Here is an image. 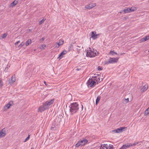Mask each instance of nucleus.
I'll return each instance as SVG.
<instances>
[{
	"label": "nucleus",
	"instance_id": "f257e3e1",
	"mask_svg": "<svg viewBox=\"0 0 149 149\" xmlns=\"http://www.w3.org/2000/svg\"><path fill=\"white\" fill-rule=\"evenodd\" d=\"M69 107L70 108V111L71 115H72L76 113L78 111L79 109V105L77 102L71 103Z\"/></svg>",
	"mask_w": 149,
	"mask_h": 149
},
{
	"label": "nucleus",
	"instance_id": "f03ea898",
	"mask_svg": "<svg viewBox=\"0 0 149 149\" xmlns=\"http://www.w3.org/2000/svg\"><path fill=\"white\" fill-rule=\"evenodd\" d=\"M118 58L110 57L108 61H104V65H108L109 63H114L118 61Z\"/></svg>",
	"mask_w": 149,
	"mask_h": 149
},
{
	"label": "nucleus",
	"instance_id": "7ed1b4c3",
	"mask_svg": "<svg viewBox=\"0 0 149 149\" xmlns=\"http://www.w3.org/2000/svg\"><path fill=\"white\" fill-rule=\"evenodd\" d=\"M88 87H92L93 86L95 85L96 82L95 81L93 80L92 78H89L87 82Z\"/></svg>",
	"mask_w": 149,
	"mask_h": 149
},
{
	"label": "nucleus",
	"instance_id": "20e7f679",
	"mask_svg": "<svg viewBox=\"0 0 149 149\" xmlns=\"http://www.w3.org/2000/svg\"><path fill=\"white\" fill-rule=\"evenodd\" d=\"M6 129L4 128L0 131V137H4L6 134Z\"/></svg>",
	"mask_w": 149,
	"mask_h": 149
},
{
	"label": "nucleus",
	"instance_id": "39448f33",
	"mask_svg": "<svg viewBox=\"0 0 149 149\" xmlns=\"http://www.w3.org/2000/svg\"><path fill=\"white\" fill-rule=\"evenodd\" d=\"M67 53L66 51L64 50L59 55L58 59L60 60L63 57V56L65 54Z\"/></svg>",
	"mask_w": 149,
	"mask_h": 149
},
{
	"label": "nucleus",
	"instance_id": "423d86ee",
	"mask_svg": "<svg viewBox=\"0 0 149 149\" xmlns=\"http://www.w3.org/2000/svg\"><path fill=\"white\" fill-rule=\"evenodd\" d=\"M96 5L95 3H91L86 6L85 8L88 9H90L95 6Z\"/></svg>",
	"mask_w": 149,
	"mask_h": 149
},
{
	"label": "nucleus",
	"instance_id": "0eeeda50",
	"mask_svg": "<svg viewBox=\"0 0 149 149\" xmlns=\"http://www.w3.org/2000/svg\"><path fill=\"white\" fill-rule=\"evenodd\" d=\"M91 52H92L91 50H90L89 51L88 50H87L86 52V56L87 57H94V54L91 55Z\"/></svg>",
	"mask_w": 149,
	"mask_h": 149
},
{
	"label": "nucleus",
	"instance_id": "6e6552de",
	"mask_svg": "<svg viewBox=\"0 0 149 149\" xmlns=\"http://www.w3.org/2000/svg\"><path fill=\"white\" fill-rule=\"evenodd\" d=\"M98 34H96V32L95 31H93L92 32L91 38L94 39L97 38V37L98 36Z\"/></svg>",
	"mask_w": 149,
	"mask_h": 149
},
{
	"label": "nucleus",
	"instance_id": "1a4fd4ad",
	"mask_svg": "<svg viewBox=\"0 0 149 149\" xmlns=\"http://www.w3.org/2000/svg\"><path fill=\"white\" fill-rule=\"evenodd\" d=\"M18 2V0H15L9 6L10 7H13L16 5Z\"/></svg>",
	"mask_w": 149,
	"mask_h": 149
},
{
	"label": "nucleus",
	"instance_id": "9d476101",
	"mask_svg": "<svg viewBox=\"0 0 149 149\" xmlns=\"http://www.w3.org/2000/svg\"><path fill=\"white\" fill-rule=\"evenodd\" d=\"M130 146V145L129 143L126 144L124 145L119 149H125L129 147Z\"/></svg>",
	"mask_w": 149,
	"mask_h": 149
},
{
	"label": "nucleus",
	"instance_id": "9b49d317",
	"mask_svg": "<svg viewBox=\"0 0 149 149\" xmlns=\"http://www.w3.org/2000/svg\"><path fill=\"white\" fill-rule=\"evenodd\" d=\"M80 143H81V146L84 145L86 144L88 142V141L86 139H83L80 141Z\"/></svg>",
	"mask_w": 149,
	"mask_h": 149
},
{
	"label": "nucleus",
	"instance_id": "f8f14e48",
	"mask_svg": "<svg viewBox=\"0 0 149 149\" xmlns=\"http://www.w3.org/2000/svg\"><path fill=\"white\" fill-rule=\"evenodd\" d=\"M109 147L108 146L107 144H103L101 145L100 149H108V148Z\"/></svg>",
	"mask_w": 149,
	"mask_h": 149
},
{
	"label": "nucleus",
	"instance_id": "ddd939ff",
	"mask_svg": "<svg viewBox=\"0 0 149 149\" xmlns=\"http://www.w3.org/2000/svg\"><path fill=\"white\" fill-rule=\"evenodd\" d=\"M11 79H9V84H11L13 83L15 81V79L14 78H13V76L11 77Z\"/></svg>",
	"mask_w": 149,
	"mask_h": 149
},
{
	"label": "nucleus",
	"instance_id": "4468645a",
	"mask_svg": "<svg viewBox=\"0 0 149 149\" xmlns=\"http://www.w3.org/2000/svg\"><path fill=\"white\" fill-rule=\"evenodd\" d=\"M46 109H45L44 106L42 105V106H41V107L39 108L38 110L39 111L41 112H42Z\"/></svg>",
	"mask_w": 149,
	"mask_h": 149
},
{
	"label": "nucleus",
	"instance_id": "2eb2a0df",
	"mask_svg": "<svg viewBox=\"0 0 149 149\" xmlns=\"http://www.w3.org/2000/svg\"><path fill=\"white\" fill-rule=\"evenodd\" d=\"M54 99H51L49 101H47L46 102L48 104H49L50 106L54 103Z\"/></svg>",
	"mask_w": 149,
	"mask_h": 149
},
{
	"label": "nucleus",
	"instance_id": "dca6fc26",
	"mask_svg": "<svg viewBox=\"0 0 149 149\" xmlns=\"http://www.w3.org/2000/svg\"><path fill=\"white\" fill-rule=\"evenodd\" d=\"M63 43L64 42L63 41H61L58 43H56L57 45L56 46V47L57 48L60 45H62L63 44Z\"/></svg>",
	"mask_w": 149,
	"mask_h": 149
},
{
	"label": "nucleus",
	"instance_id": "f3484780",
	"mask_svg": "<svg viewBox=\"0 0 149 149\" xmlns=\"http://www.w3.org/2000/svg\"><path fill=\"white\" fill-rule=\"evenodd\" d=\"M43 105L45 107L46 109H48L49 107L50 106L49 105V104H48L46 102H45L44 103V104H43Z\"/></svg>",
	"mask_w": 149,
	"mask_h": 149
},
{
	"label": "nucleus",
	"instance_id": "a211bd4d",
	"mask_svg": "<svg viewBox=\"0 0 149 149\" xmlns=\"http://www.w3.org/2000/svg\"><path fill=\"white\" fill-rule=\"evenodd\" d=\"M101 98V97L100 96H98L96 99L95 102V104L97 105L98 103L99 102Z\"/></svg>",
	"mask_w": 149,
	"mask_h": 149
},
{
	"label": "nucleus",
	"instance_id": "6ab92c4d",
	"mask_svg": "<svg viewBox=\"0 0 149 149\" xmlns=\"http://www.w3.org/2000/svg\"><path fill=\"white\" fill-rule=\"evenodd\" d=\"M148 88L147 84L145 85L143 87L142 89H143V92L146 91L148 89Z\"/></svg>",
	"mask_w": 149,
	"mask_h": 149
},
{
	"label": "nucleus",
	"instance_id": "aec40b11",
	"mask_svg": "<svg viewBox=\"0 0 149 149\" xmlns=\"http://www.w3.org/2000/svg\"><path fill=\"white\" fill-rule=\"evenodd\" d=\"M31 43V39H28L26 42V46H28L29 44Z\"/></svg>",
	"mask_w": 149,
	"mask_h": 149
},
{
	"label": "nucleus",
	"instance_id": "412c9836",
	"mask_svg": "<svg viewBox=\"0 0 149 149\" xmlns=\"http://www.w3.org/2000/svg\"><path fill=\"white\" fill-rule=\"evenodd\" d=\"M9 105L8 104H6L3 108V109L4 110H7L8 109H9L10 107H9Z\"/></svg>",
	"mask_w": 149,
	"mask_h": 149
},
{
	"label": "nucleus",
	"instance_id": "4be33fe9",
	"mask_svg": "<svg viewBox=\"0 0 149 149\" xmlns=\"http://www.w3.org/2000/svg\"><path fill=\"white\" fill-rule=\"evenodd\" d=\"M114 54H117V53L115 52H114V50L113 51H110L109 53V54L111 55H113Z\"/></svg>",
	"mask_w": 149,
	"mask_h": 149
},
{
	"label": "nucleus",
	"instance_id": "5701e85b",
	"mask_svg": "<svg viewBox=\"0 0 149 149\" xmlns=\"http://www.w3.org/2000/svg\"><path fill=\"white\" fill-rule=\"evenodd\" d=\"M81 143H80V141H79L77 143L76 145H75V147H79L80 146H81Z\"/></svg>",
	"mask_w": 149,
	"mask_h": 149
},
{
	"label": "nucleus",
	"instance_id": "b1692460",
	"mask_svg": "<svg viewBox=\"0 0 149 149\" xmlns=\"http://www.w3.org/2000/svg\"><path fill=\"white\" fill-rule=\"evenodd\" d=\"M149 113V107L146 110L145 112V115H147Z\"/></svg>",
	"mask_w": 149,
	"mask_h": 149
},
{
	"label": "nucleus",
	"instance_id": "393cba45",
	"mask_svg": "<svg viewBox=\"0 0 149 149\" xmlns=\"http://www.w3.org/2000/svg\"><path fill=\"white\" fill-rule=\"evenodd\" d=\"M8 104H9V107H10L13 105V101H10L8 103Z\"/></svg>",
	"mask_w": 149,
	"mask_h": 149
},
{
	"label": "nucleus",
	"instance_id": "a878e982",
	"mask_svg": "<svg viewBox=\"0 0 149 149\" xmlns=\"http://www.w3.org/2000/svg\"><path fill=\"white\" fill-rule=\"evenodd\" d=\"M96 81H99V82H100L102 81V78H100V77H98V78H97L96 79Z\"/></svg>",
	"mask_w": 149,
	"mask_h": 149
},
{
	"label": "nucleus",
	"instance_id": "bb28decb",
	"mask_svg": "<svg viewBox=\"0 0 149 149\" xmlns=\"http://www.w3.org/2000/svg\"><path fill=\"white\" fill-rule=\"evenodd\" d=\"M126 127H119V129H120V131L121 132H122L123 131L125 130L124 129H126Z\"/></svg>",
	"mask_w": 149,
	"mask_h": 149
},
{
	"label": "nucleus",
	"instance_id": "cd10ccee",
	"mask_svg": "<svg viewBox=\"0 0 149 149\" xmlns=\"http://www.w3.org/2000/svg\"><path fill=\"white\" fill-rule=\"evenodd\" d=\"M46 19H42V20L40 21L39 22V25H40L41 24L43 23L44 22Z\"/></svg>",
	"mask_w": 149,
	"mask_h": 149
},
{
	"label": "nucleus",
	"instance_id": "c85d7f7f",
	"mask_svg": "<svg viewBox=\"0 0 149 149\" xmlns=\"http://www.w3.org/2000/svg\"><path fill=\"white\" fill-rule=\"evenodd\" d=\"M73 48V46L72 44H70V45L68 47V51H70L71 49Z\"/></svg>",
	"mask_w": 149,
	"mask_h": 149
},
{
	"label": "nucleus",
	"instance_id": "c756f323",
	"mask_svg": "<svg viewBox=\"0 0 149 149\" xmlns=\"http://www.w3.org/2000/svg\"><path fill=\"white\" fill-rule=\"evenodd\" d=\"M24 45V43L22 42H21V44L18 46V47L19 48H20L21 47L23 46Z\"/></svg>",
	"mask_w": 149,
	"mask_h": 149
},
{
	"label": "nucleus",
	"instance_id": "7c9ffc66",
	"mask_svg": "<svg viewBox=\"0 0 149 149\" xmlns=\"http://www.w3.org/2000/svg\"><path fill=\"white\" fill-rule=\"evenodd\" d=\"M30 135H29V134L28 136L25 139V140L24 141V142H26V141L27 140H28L30 137Z\"/></svg>",
	"mask_w": 149,
	"mask_h": 149
},
{
	"label": "nucleus",
	"instance_id": "2f4dec72",
	"mask_svg": "<svg viewBox=\"0 0 149 149\" xmlns=\"http://www.w3.org/2000/svg\"><path fill=\"white\" fill-rule=\"evenodd\" d=\"M143 38H144L145 40L146 41L149 39V35L146 36Z\"/></svg>",
	"mask_w": 149,
	"mask_h": 149
},
{
	"label": "nucleus",
	"instance_id": "473e14b6",
	"mask_svg": "<svg viewBox=\"0 0 149 149\" xmlns=\"http://www.w3.org/2000/svg\"><path fill=\"white\" fill-rule=\"evenodd\" d=\"M7 35V34L5 33L2 35V37L3 38H6Z\"/></svg>",
	"mask_w": 149,
	"mask_h": 149
},
{
	"label": "nucleus",
	"instance_id": "72a5a7b5",
	"mask_svg": "<svg viewBox=\"0 0 149 149\" xmlns=\"http://www.w3.org/2000/svg\"><path fill=\"white\" fill-rule=\"evenodd\" d=\"M98 70L100 71L102 70L103 69V68L102 67L99 66L97 68Z\"/></svg>",
	"mask_w": 149,
	"mask_h": 149
},
{
	"label": "nucleus",
	"instance_id": "f704fd0d",
	"mask_svg": "<svg viewBox=\"0 0 149 149\" xmlns=\"http://www.w3.org/2000/svg\"><path fill=\"white\" fill-rule=\"evenodd\" d=\"M146 41L145 40V39H144V38H143L142 39H141L140 40V42H143L144 41Z\"/></svg>",
	"mask_w": 149,
	"mask_h": 149
},
{
	"label": "nucleus",
	"instance_id": "c9c22d12",
	"mask_svg": "<svg viewBox=\"0 0 149 149\" xmlns=\"http://www.w3.org/2000/svg\"><path fill=\"white\" fill-rule=\"evenodd\" d=\"M3 82L0 80V88L1 87L3 86Z\"/></svg>",
	"mask_w": 149,
	"mask_h": 149
},
{
	"label": "nucleus",
	"instance_id": "e433bc0d",
	"mask_svg": "<svg viewBox=\"0 0 149 149\" xmlns=\"http://www.w3.org/2000/svg\"><path fill=\"white\" fill-rule=\"evenodd\" d=\"M45 39V38H42L40 40V42H43V41Z\"/></svg>",
	"mask_w": 149,
	"mask_h": 149
},
{
	"label": "nucleus",
	"instance_id": "4c0bfd02",
	"mask_svg": "<svg viewBox=\"0 0 149 149\" xmlns=\"http://www.w3.org/2000/svg\"><path fill=\"white\" fill-rule=\"evenodd\" d=\"M125 102H126V103H127V102H128L129 101V98H125Z\"/></svg>",
	"mask_w": 149,
	"mask_h": 149
},
{
	"label": "nucleus",
	"instance_id": "58836bf2",
	"mask_svg": "<svg viewBox=\"0 0 149 149\" xmlns=\"http://www.w3.org/2000/svg\"><path fill=\"white\" fill-rule=\"evenodd\" d=\"M129 13L134 11V10H132L131 8H129Z\"/></svg>",
	"mask_w": 149,
	"mask_h": 149
},
{
	"label": "nucleus",
	"instance_id": "ea45409f",
	"mask_svg": "<svg viewBox=\"0 0 149 149\" xmlns=\"http://www.w3.org/2000/svg\"><path fill=\"white\" fill-rule=\"evenodd\" d=\"M112 132H113L115 133H118V131L117 129L113 130Z\"/></svg>",
	"mask_w": 149,
	"mask_h": 149
},
{
	"label": "nucleus",
	"instance_id": "a19ab883",
	"mask_svg": "<svg viewBox=\"0 0 149 149\" xmlns=\"http://www.w3.org/2000/svg\"><path fill=\"white\" fill-rule=\"evenodd\" d=\"M20 41L19 40L17 41L16 42H15V45L16 46L20 42Z\"/></svg>",
	"mask_w": 149,
	"mask_h": 149
},
{
	"label": "nucleus",
	"instance_id": "79ce46f5",
	"mask_svg": "<svg viewBox=\"0 0 149 149\" xmlns=\"http://www.w3.org/2000/svg\"><path fill=\"white\" fill-rule=\"evenodd\" d=\"M98 53V52H97V51L96 50V52H94L93 54H94V56H95L97 55Z\"/></svg>",
	"mask_w": 149,
	"mask_h": 149
},
{
	"label": "nucleus",
	"instance_id": "37998d69",
	"mask_svg": "<svg viewBox=\"0 0 149 149\" xmlns=\"http://www.w3.org/2000/svg\"><path fill=\"white\" fill-rule=\"evenodd\" d=\"M54 127H55V126L54 125H52L51 127V130H55V129H54Z\"/></svg>",
	"mask_w": 149,
	"mask_h": 149
},
{
	"label": "nucleus",
	"instance_id": "c03bdc74",
	"mask_svg": "<svg viewBox=\"0 0 149 149\" xmlns=\"http://www.w3.org/2000/svg\"><path fill=\"white\" fill-rule=\"evenodd\" d=\"M46 45H41L43 49L45 48V47H46Z\"/></svg>",
	"mask_w": 149,
	"mask_h": 149
},
{
	"label": "nucleus",
	"instance_id": "a18cd8bd",
	"mask_svg": "<svg viewBox=\"0 0 149 149\" xmlns=\"http://www.w3.org/2000/svg\"><path fill=\"white\" fill-rule=\"evenodd\" d=\"M129 8H127L126 9V13H129Z\"/></svg>",
	"mask_w": 149,
	"mask_h": 149
},
{
	"label": "nucleus",
	"instance_id": "49530a36",
	"mask_svg": "<svg viewBox=\"0 0 149 149\" xmlns=\"http://www.w3.org/2000/svg\"><path fill=\"white\" fill-rule=\"evenodd\" d=\"M109 148L108 149H113V145H111V146H109Z\"/></svg>",
	"mask_w": 149,
	"mask_h": 149
},
{
	"label": "nucleus",
	"instance_id": "de8ad7c7",
	"mask_svg": "<svg viewBox=\"0 0 149 149\" xmlns=\"http://www.w3.org/2000/svg\"><path fill=\"white\" fill-rule=\"evenodd\" d=\"M132 10H134V11L136 10V9L135 7H131Z\"/></svg>",
	"mask_w": 149,
	"mask_h": 149
},
{
	"label": "nucleus",
	"instance_id": "09e8293b",
	"mask_svg": "<svg viewBox=\"0 0 149 149\" xmlns=\"http://www.w3.org/2000/svg\"><path fill=\"white\" fill-rule=\"evenodd\" d=\"M122 12H123L124 13H126V9H125L123 10H122Z\"/></svg>",
	"mask_w": 149,
	"mask_h": 149
},
{
	"label": "nucleus",
	"instance_id": "8fccbe9b",
	"mask_svg": "<svg viewBox=\"0 0 149 149\" xmlns=\"http://www.w3.org/2000/svg\"><path fill=\"white\" fill-rule=\"evenodd\" d=\"M118 131V133L121 132L120 131V129H119V128H117V129Z\"/></svg>",
	"mask_w": 149,
	"mask_h": 149
},
{
	"label": "nucleus",
	"instance_id": "3c124183",
	"mask_svg": "<svg viewBox=\"0 0 149 149\" xmlns=\"http://www.w3.org/2000/svg\"><path fill=\"white\" fill-rule=\"evenodd\" d=\"M137 143H134L133 144H131L130 145V146H132V145L135 146V145H136V144H137Z\"/></svg>",
	"mask_w": 149,
	"mask_h": 149
},
{
	"label": "nucleus",
	"instance_id": "603ef678",
	"mask_svg": "<svg viewBox=\"0 0 149 149\" xmlns=\"http://www.w3.org/2000/svg\"><path fill=\"white\" fill-rule=\"evenodd\" d=\"M44 84H45V85L46 86H49V85H48V84H47V83H46V81H44Z\"/></svg>",
	"mask_w": 149,
	"mask_h": 149
},
{
	"label": "nucleus",
	"instance_id": "864d4df0",
	"mask_svg": "<svg viewBox=\"0 0 149 149\" xmlns=\"http://www.w3.org/2000/svg\"><path fill=\"white\" fill-rule=\"evenodd\" d=\"M127 18H128V17H123L124 19H125V20Z\"/></svg>",
	"mask_w": 149,
	"mask_h": 149
},
{
	"label": "nucleus",
	"instance_id": "5fc2aeb1",
	"mask_svg": "<svg viewBox=\"0 0 149 149\" xmlns=\"http://www.w3.org/2000/svg\"><path fill=\"white\" fill-rule=\"evenodd\" d=\"M91 52H91V54H93V53L95 52V51L94 50V51H92V50H91Z\"/></svg>",
	"mask_w": 149,
	"mask_h": 149
},
{
	"label": "nucleus",
	"instance_id": "6e6d98bb",
	"mask_svg": "<svg viewBox=\"0 0 149 149\" xmlns=\"http://www.w3.org/2000/svg\"><path fill=\"white\" fill-rule=\"evenodd\" d=\"M97 76H94V77H92V78H96V79L97 78Z\"/></svg>",
	"mask_w": 149,
	"mask_h": 149
},
{
	"label": "nucleus",
	"instance_id": "4d7b16f0",
	"mask_svg": "<svg viewBox=\"0 0 149 149\" xmlns=\"http://www.w3.org/2000/svg\"><path fill=\"white\" fill-rule=\"evenodd\" d=\"M81 69L80 68H77V71H79V70H80Z\"/></svg>",
	"mask_w": 149,
	"mask_h": 149
},
{
	"label": "nucleus",
	"instance_id": "13d9d810",
	"mask_svg": "<svg viewBox=\"0 0 149 149\" xmlns=\"http://www.w3.org/2000/svg\"><path fill=\"white\" fill-rule=\"evenodd\" d=\"M123 12H122V10H121V12H120V14H121V13H123Z\"/></svg>",
	"mask_w": 149,
	"mask_h": 149
},
{
	"label": "nucleus",
	"instance_id": "bf43d9fd",
	"mask_svg": "<svg viewBox=\"0 0 149 149\" xmlns=\"http://www.w3.org/2000/svg\"><path fill=\"white\" fill-rule=\"evenodd\" d=\"M83 105H82V110L83 109Z\"/></svg>",
	"mask_w": 149,
	"mask_h": 149
},
{
	"label": "nucleus",
	"instance_id": "052dcab7",
	"mask_svg": "<svg viewBox=\"0 0 149 149\" xmlns=\"http://www.w3.org/2000/svg\"><path fill=\"white\" fill-rule=\"evenodd\" d=\"M31 31V29H29V32H30Z\"/></svg>",
	"mask_w": 149,
	"mask_h": 149
},
{
	"label": "nucleus",
	"instance_id": "680f3d73",
	"mask_svg": "<svg viewBox=\"0 0 149 149\" xmlns=\"http://www.w3.org/2000/svg\"><path fill=\"white\" fill-rule=\"evenodd\" d=\"M31 149H34V148L33 147H32Z\"/></svg>",
	"mask_w": 149,
	"mask_h": 149
},
{
	"label": "nucleus",
	"instance_id": "e2e57ef3",
	"mask_svg": "<svg viewBox=\"0 0 149 149\" xmlns=\"http://www.w3.org/2000/svg\"><path fill=\"white\" fill-rule=\"evenodd\" d=\"M146 149H149V147H148L147 148H146Z\"/></svg>",
	"mask_w": 149,
	"mask_h": 149
},
{
	"label": "nucleus",
	"instance_id": "0e129e2a",
	"mask_svg": "<svg viewBox=\"0 0 149 149\" xmlns=\"http://www.w3.org/2000/svg\"><path fill=\"white\" fill-rule=\"evenodd\" d=\"M125 54V53H123V54H121L122 55V54Z\"/></svg>",
	"mask_w": 149,
	"mask_h": 149
},
{
	"label": "nucleus",
	"instance_id": "69168bd1",
	"mask_svg": "<svg viewBox=\"0 0 149 149\" xmlns=\"http://www.w3.org/2000/svg\"><path fill=\"white\" fill-rule=\"evenodd\" d=\"M77 47H79V46H77Z\"/></svg>",
	"mask_w": 149,
	"mask_h": 149
},
{
	"label": "nucleus",
	"instance_id": "338daca9",
	"mask_svg": "<svg viewBox=\"0 0 149 149\" xmlns=\"http://www.w3.org/2000/svg\"><path fill=\"white\" fill-rule=\"evenodd\" d=\"M93 54H91V55Z\"/></svg>",
	"mask_w": 149,
	"mask_h": 149
},
{
	"label": "nucleus",
	"instance_id": "774afa93",
	"mask_svg": "<svg viewBox=\"0 0 149 149\" xmlns=\"http://www.w3.org/2000/svg\"><path fill=\"white\" fill-rule=\"evenodd\" d=\"M148 52H149V50L148 51Z\"/></svg>",
	"mask_w": 149,
	"mask_h": 149
}]
</instances>
